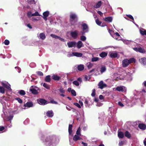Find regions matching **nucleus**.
<instances>
[{"instance_id":"1","label":"nucleus","mask_w":146,"mask_h":146,"mask_svg":"<svg viewBox=\"0 0 146 146\" xmlns=\"http://www.w3.org/2000/svg\"><path fill=\"white\" fill-rule=\"evenodd\" d=\"M44 142L45 143L46 146H56L59 142V140L55 136L46 137L45 138Z\"/></svg>"},{"instance_id":"2","label":"nucleus","mask_w":146,"mask_h":146,"mask_svg":"<svg viewBox=\"0 0 146 146\" xmlns=\"http://www.w3.org/2000/svg\"><path fill=\"white\" fill-rule=\"evenodd\" d=\"M78 18L76 14H71L70 16V21L72 25H74L77 22Z\"/></svg>"},{"instance_id":"3","label":"nucleus","mask_w":146,"mask_h":146,"mask_svg":"<svg viewBox=\"0 0 146 146\" xmlns=\"http://www.w3.org/2000/svg\"><path fill=\"white\" fill-rule=\"evenodd\" d=\"M82 28V30L81 31V34L84 35L86 33H88L89 31V28L87 24L85 23H83L81 25Z\"/></svg>"},{"instance_id":"4","label":"nucleus","mask_w":146,"mask_h":146,"mask_svg":"<svg viewBox=\"0 0 146 146\" xmlns=\"http://www.w3.org/2000/svg\"><path fill=\"white\" fill-rule=\"evenodd\" d=\"M37 101L38 103L40 105H44L47 104V101L43 99L40 98L37 99Z\"/></svg>"},{"instance_id":"5","label":"nucleus","mask_w":146,"mask_h":146,"mask_svg":"<svg viewBox=\"0 0 146 146\" xmlns=\"http://www.w3.org/2000/svg\"><path fill=\"white\" fill-rule=\"evenodd\" d=\"M33 104L31 102H27L26 104H25L23 105L22 108L23 109H25L26 107L28 108H30L33 107Z\"/></svg>"},{"instance_id":"6","label":"nucleus","mask_w":146,"mask_h":146,"mask_svg":"<svg viewBox=\"0 0 146 146\" xmlns=\"http://www.w3.org/2000/svg\"><path fill=\"white\" fill-rule=\"evenodd\" d=\"M129 64L128 60L127 59H124L122 61V65L123 67H127Z\"/></svg>"},{"instance_id":"7","label":"nucleus","mask_w":146,"mask_h":146,"mask_svg":"<svg viewBox=\"0 0 146 146\" xmlns=\"http://www.w3.org/2000/svg\"><path fill=\"white\" fill-rule=\"evenodd\" d=\"M98 88L100 89H102L106 87L107 86V85L106 84H104L102 81H101L98 83Z\"/></svg>"},{"instance_id":"8","label":"nucleus","mask_w":146,"mask_h":146,"mask_svg":"<svg viewBox=\"0 0 146 146\" xmlns=\"http://www.w3.org/2000/svg\"><path fill=\"white\" fill-rule=\"evenodd\" d=\"M71 36L74 39H76L78 35V32L77 30L71 32L70 33Z\"/></svg>"},{"instance_id":"9","label":"nucleus","mask_w":146,"mask_h":146,"mask_svg":"<svg viewBox=\"0 0 146 146\" xmlns=\"http://www.w3.org/2000/svg\"><path fill=\"white\" fill-rule=\"evenodd\" d=\"M67 44L69 48L75 47L76 44V42L74 41H70L68 42Z\"/></svg>"},{"instance_id":"10","label":"nucleus","mask_w":146,"mask_h":146,"mask_svg":"<svg viewBox=\"0 0 146 146\" xmlns=\"http://www.w3.org/2000/svg\"><path fill=\"white\" fill-rule=\"evenodd\" d=\"M138 127L141 129L144 130L146 129V125L143 123H139Z\"/></svg>"},{"instance_id":"11","label":"nucleus","mask_w":146,"mask_h":146,"mask_svg":"<svg viewBox=\"0 0 146 146\" xmlns=\"http://www.w3.org/2000/svg\"><path fill=\"white\" fill-rule=\"evenodd\" d=\"M50 36H51L52 38H54L55 39H58L64 42V40L63 38H61L60 36H58L57 35H56L54 34H51L50 35Z\"/></svg>"},{"instance_id":"12","label":"nucleus","mask_w":146,"mask_h":146,"mask_svg":"<svg viewBox=\"0 0 146 146\" xmlns=\"http://www.w3.org/2000/svg\"><path fill=\"white\" fill-rule=\"evenodd\" d=\"M33 86H31L30 88L29 89V91L31 92V93L34 94H36L38 93L37 91L35 89H32Z\"/></svg>"},{"instance_id":"13","label":"nucleus","mask_w":146,"mask_h":146,"mask_svg":"<svg viewBox=\"0 0 146 146\" xmlns=\"http://www.w3.org/2000/svg\"><path fill=\"white\" fill-rule=\"evenodd\" d=\"M102 2L101 1H99L94 5V7L97 9L100 8L101 6Z\"/></svg>"},{"instance_id":"14","label":"nucleus","mask_w":146,"mask_h":146,"mask_svg":"<svg viewBox=\"0 0 146 146\" xmlns=\"http://www.w3.org/2000/svg\"><path fill=\"white\" fill-rule=\"evenodd\" d=\"M137 51L142 53H145L146 52L145 49L140 46L137 48Z\"/></svg>"},{"instance_id":"15","label":"nucleus","mask_w":146,"mask_h":146,"mask_svg":"<svg viewBox=\"0 0 146 146\" xmlns=\"http://www.w3.org/2000/svg\"><path fill=\"white\" fill-rule=\"evenodd\" d=\"M140 62L142 64L144 65H146V58L143 57L141 58L139 60Z\"/></svg>"},{"instance_id":"16","label":"nucleus","mask_w":146,"mask_h":146,"mask_svg":"<svg viewBox=\"0 0 146 146\" xmlns=\"http://www.w3.org/2000/svg\"><path fill=\"white\" fill-rule=\"evenodd\" d=\"M104 20L108 23H111L112 21L113 18L111 17H109L104 18Z\"/></svg>"},{"instance_id":"17","label":"nucleus","mask_w":146,"mask_h":146,"mask_svg":"<svg viewBox=\"0 0 146 146\" xmlns=\"http://www.w3.org/2000/svg\"><path fill=\"white\" fill-rule=\"evenodd\" d=\"M108 55L111 58H116L118 54L116 52H111L110 54H109Z\"/></svg>"},{"instance_id":"18","label":"nucleus","mask_w":146,"mask_h":146,"mask_svg":"<svg viewBox=\"0 0 146 146\" xmlns=\"http://www.w3.org/2000/svg\"><path fill=\"white\" fill-rule=\"evenodd\" d=\"M2 85L5 88H7V90H11V88H10V85L8 84H6L5 83H1Z\"/></svg>"},{"instance_id":"19","label":"nucleus","mask_w":146,"mask_h":146,"mask_svg":"<svg viewBox=\"0 0 146 146\" xmlns=\"http://www.w3.org/2000/svg\"><path fill=\"white\" fill-rule=\"evenodd\" d=\"M46 116L49 117H51L53 116V112L52 110L48 111L46 112Z\"/></svg>"},{"instance_id":"20","label":"nucleus","mask_w":146,"mask_h":146,"mask_svg":"<svg viewBox=\"0 0 146 146\" xmlns=\"http://www.w3.org/2000/svg\"><path fill=\"white\" fill-rule=\"evenodd\" d=\"M140 33L142 35H146V30L143 28H141L139 29Z\"/></svg>"},{"instance_id":"21","label":"nucleus","mask_w":146,"mask_h":146,"mask_svg":"<svg viewBox=\"0 0 146 146\" xmlns=\"http://www.w3.org/2000/svg\"><path fill=\"white\" fill-rule=\"evenodd\" d=\"M82 138L80 137V135H75L73 137V140L74 141H77L78 140L81 139Z\"/></svg>"},{"instance_id":"22","label":"nucleus","mask_w":146,"mask_h":146,"mask_svg":"<svg viewBox=\"0 0 146 146\" xmlns=\"http://www.w3.org/2000/svg\"><path fill=\"white\" fill-rule=\"evenodd\" d=\"M72 124H69L68 127V133L70 135H72Z\"/></svg>"},{"instance_id":"23","label":"nucleus","mask_w":146,"mask_h":146,"mask_svg":"<svg viewBox=\"0 0 146 146\" xmlns=\"http://www.w3.org/2000/svg\"><path fill=\"white\" fill-rule=\"evenodd\" d=\"M52 79L55 80H60V77L57 75L54 74L52 76Z\"/></svg>"},{"instance_id":"24","label":"nucleus","mask_w":146,"mask_h":146,"mask_svg":"<svg viewBox=\"0 0 146 146\" xmlns=\"http://www.w3.org/2000/svg\"><path fill=\"white\" fill-rule=\"evenodd\" d=\"M123 87H124L123 86H118L117 87L116 89V90L117 91L123 92L124 91L123 88Z\"/></svg>"},{"instance_id":"25","label":"nucleus","mask_w":146,"mask_h":146,"mask_svg":"<svg viewBox=\"0 0 146 146\" xmlns=\"http://www.w3.org/2000/svg\"><path fill=\"white\" fill-rule=\"evenodd\" d=\"M59 91L61 93V94H60V95L61 96L64 97L65 96V95L63 94L65 92V91L64 90V89L62 88H61L59 90Z\"/></svg>"},{"instance_id":"26","label":"nucleus","mask_w":146,"mask_h":146,"mask_svg":"<svg viewBox=\"0 0 146 146\" xmlns=\"http://www.w3.org/2000/svg\"><path fill=\"white\" fill-rule=\"evenodd\" d=\"M108 53L105 52H102L99 54L100 56L102 58H104L107 56Z\"/></svg>"},{"instance_id":"27","label":"nucleus","mask_w":146,"mask_h":146,"mask_svg":"<svg viewBox=\"0 0 146 146\" xmlns=\"http://www.w3.org/2000/svg\"><path fill=\"white\" fill-rule=\"evenodd\" d=\"M83 44L81 41H78L77 43V47L78 48H80L83 46Z\"/></svg>"},{"instance_id":"28","label":"nucleus","mask_w":146,"mask_h":146,"mask_svg":"<svg viewBox=\"0 0 146 146\" xmlns=\"http://www.w3.org/2000/svg\"><path fill=\"white\" fill-rule=\"evenodd\" d=\"M73 54L74 56L78 57H81L82 55V53L77 52H73Z\"/></svg>"},{"instance_id":"29","label":"nucleus","mask_w":146,"mask_h":146,"mask_svg":"<svg viewBox=\"0 0 146 146\" xmlns=\"http://www.w3.org/2000/svg\"><path fill=\"white\" fill-rule=\"evenodd\" d=\"M118 136L119 138H122L124 137V134L123 132L119 131L118 132Z\"/></svg>"},{"instance_id":"30","label":"nucleus","mask_w":146,"mask_h":146,"mask_svg":"<svg viewBox=\"0 0 146 146\" xmlns=\"http://www.w3.org/2000/svg\"><path fill=\"white\" fill-rule=\"evenodd\" d=\"M39 37L40 39L44 40L46 38V36L44 34L41 33L39 34Z\"/></svg>"},{"instance_id":"31","label":"nucleus","mask_w":146,"mask_h":146,"mask_svg":"<svg viewBox=\"0 0 146 146\" xmlns=\"http://www.w3.org/2000/svg\"><path fill=\"white\" fill-rule=\"evenodd\" d=\"M106 68L105 66H102L100 69V72L102 74L106 70Z\"/></svg>"},{"instance_id":"32","label":"nucleus","mask_w":146,"mask_h":146,"mask_svg":"<svg viewBox=\"0 0 146 146\" xmlns=\"http://www.w3.org/2000/svg\"><path fill=\"white\" fill-rule=\"evenodd\" d=\"M50 77V75H48L46 76L45 78V81L48 82H49L51 81Z\"/></svg>"},{"instance_id":"33","label":"nucleus","mask_w":146,"mask_h":146,"mask_svg":"<svg viewBox=\"0 0 146 146\" xmlns=\"http://www.w3.org/2000/svg\"><path fill=\"white\" fill-rule=\"evenodd\" d=\"M129 64L133 63H135L136 62V60L133 58H132L128 59Z\"/></svg>"},{"instance_id":"34","label":"nucleus","mask_w":146,"mask_h":146,"mask_svg":"<svg viewBox=\"0 0 146 146\" xmlns=\"http://www.w3.org/2000/svg\"><path fill=\"white\" fill-rule=\"evenodd\" d=\"M125 136L128 138H129L131 137V134L129 133V131H126L124 133Z\"/></svg>"},{"instance_id":"35","label":"nucleus","mask_w":146,"mask_h":146,"mask_svg":"<svg viewBox=\"0 0 146 146\" xmlns=\"http://www.w3.org/2000/svg\"><path fill=\"white\" fill-rule=\"evenodd\" d=\"M77 68L79 70L82 71L84 69V66L83 65L80 64L78 66Z\"/></svg>"},{"instance_id":"36","label":"nucleus","mask_w":146,"mask_h":146,"mask_svg":"<svg viewBox=\"0 0 146 146\" xmlns=\"http://www.w3.org/2000/svg\"><path fill=\"white\" fill-rule=\"evenodd\" d=\"M19 93L21 95L23 96L26 93L25 91L23 90H21L19 91Z\"/></svg>"},{"instance_id":"37","label":"nucleus","mask_w":146,"mask_h":146,"mask_svg":"<svg viewBox=\"0 0 146 146\" xmlns=\"http://www.w3.org/2000/svg\"><path fill=\"white\" fill-rule=\"evenodd\" d=\"M80 130H81L80 127H79L78 128V129L76 131V133L77 135H79L80 136L81 135L80 133Z\"/></svg>"},{"instance_id":"38","label":"nucleus","mask_w":146,"mask_h":146,"mask_svg":"<svg viewBox=\"0 0 146 146\" xmlns=\"http://www.w3.org/2000/svg\"><path fill=\"white\" fill-rule=\"evenodd\" d=\"M49 12L46 11L44 12L43 13V17H47L49 15Z\"/></svg>"},{"instance_id":"39","label":"nucleus","mask_w":146,"mask_h":146,"mask_svg":"<svg viewBox=\"0 0 146 146\" xmlns=\"http://www.w3.org/2000/svg\"><path fill=\"white\" fill-rule=\"evenodd\" d=\"M87 65L88 69H89L92 67L93 64L89 62L87 64Z\"/></svg>"},{"instance_id":"40","label":"nucleus","mask_w":146,"mask_h":146,"mask_svg":"<svg viewBox=\"0 0 146 146\" xmlns=\"http://www.w3.org/2000/svg\"><path fill=\"white\" fill-rule=\"evenodd\" d=\"M0 92L2 94H4L5 92L4 88L2 86H0Z\"/></svg>"},{"instance_id":"41","label":"nucleus","mask_w":146,"mask_h":146,"mask_svg":"<svg viewBox=\"0 0 146 146\" xmlns=\"http://www.w3.org/2000/svg\"><path fill=\"white\" fill-rule=\"evenodd\" d=\"M32 16H40V15L39 14L38 12L37 11H36L35 13H33L31 15Z\"/></svg>"},{"instance_id":"42","label":"nucleus","mask_w":146,"mask_h":146,"mask_svg":"<svg viewBox=\"0 0 146 146\" xmlns=\"http://www.w3.org/2000/svg\"><path fill=\"white\" fill-rule=\"evenodd\" d=\"M96 23L99 26H101V24L102 23V22L100 21L98 19H97L96 20Z\"/></svg>"},{"instance_id":"43","label":"nucleus","mask_w":146,"mask_h":146,"mask_svg":"<svg viewBox=\"0 0 146 146\" xmlns=\"http://www.w3.org/2000/svg\"><path fill=\"white\" fill-rule=\"evenodd\" d=\"M13 115H10V116H8L7 118V121H11V120L13 119Z\"/></svg>"},{"instance_id":"44","label":"nucleus","mask_w":146,"mask_h":146,"mask_svg":"<svg viewBox=\"0 0 146 146\" xmlns=\"http://www.w3.org/2000/svg\"><path fill=\"white\" fill-rule=\"evenodd\" d=\"M43 86L46 88V89H50V87L49 86V85H48L47 84L45 83H44L43 84Z\"/></svg>"},{"instance_id":"45","label":"nucleus","mask_w":146,"mask_h":146,"mask_svg":"<svg viewBox=\"0 0 146 146\" xmlns=\"http://www.w3.org/2000/svg\"><path fill=\"white\" fill-rule=\"evenodd\" d=\"M99 58L98 57H93L92 59V62L97 61L99 60Z\"/></svg>"},{"instance_id":"46","label":"nucleus","mask_w":146,"mask_h":146,"mask_svg":"<svg viewBox=\"0 0 146 146\" xmlns=\"http://www.w3.org/2000/svg\"><path fill=\"white\" fill-rule=\"evenodd\" d=\"M72 83L73 84L77 86H78L79 85V83L77 80H75Z\"/></svg>"},{"instance_id":"47","label":"nucleus","mask_w":146,"mask_h":146,"mask_svg":"<svg viewBox=\"0 0 146 146\" xmlns=\"http://www.w3.org/2000/svg\"><path fill=\"white\" fill-rule=\"evenodd\" d=\"M32 13L31 11H29L27 12V16L29 18H30L32 16Z\"/></svg>"},{"instance_id":"48","label":"nucleus","mask_w":146,"mask_h":146,"mask_svg":"<svg viewBox=\"0 0 146 146\" xmlns=\"http://www.w3.org/2000/svg\"><path fill=\"white\" fill-rule=\"evenodd\" d=\"M80 39L82 41H84L86 40V37L84 36H80Z\"/></svg>"},{"instance_id":"49","label":"nucleus","mask_w":146,"mask_h":146,"mask_svg":"<svg viewBox=\"0 0 146 146\" xmlns=\"http://www.w3.org/2000/svg\"><path fill=\"white\" fill-rule=\"evenodd\" d=\"M95 89H94L92 90V92L91 94V96L92 97H94L96 95V92H95Z\"/></svg>"},{"instance_id":"50","label":"nucleus","mask_w":146,"mask_h":146,"mask_svg":"<svg viewBox=\"0 0 146 146\" xmlns=\"http://www.w3.org/2000/svg\"><path fill=\"white\" fill-rule=\"evenodd\" d=\"M71 93L72 95L74 96H76V92L74 90H72Z\"/></svg>"},{"instance_id":"51","label":"nucleus","mask_w":146,"mask_h":146,"mask_svg":"<svg viewBox=\"0 0 146 146\" xmlns=\"http://www.w3.org/2000/svg\"><path fill=\"white\" fill-rule=\"evenodd\" d=\"M15 99L16 100H17L18 102L20 104H21L23 102L22 100L19 98H17Z\"/></svg>"},{"instance_id":"52","label":"nucleus","mask_w":146,"mask_h":146,"mask_svg":"<svg viewBox=\"0 0 146 146\" xmlns=\"http://www.w3.org/2000/svg\"><path fill=\"white\" fill-rule=\"evenodd\" d=\"M9 41L7 39L5 40L4 42V44L6 45H8L9 44Z\"/></svg>"},{"instance_id":"53","label":"nucleus","mask_w":146,"mask_h":146,"mask_svg":"<svg viewBox=\"0 0 146 146\" xmlns=\"http://www.w3.org/2000/svg\"><path fill=\"white\" fill-rule=\"evenodd\" d=\"M36 74L39 76H43V74L42 72L40 71H38L36 72Z\"/></svg>"},{"instance_id":"54","label":"nucleus","mask_w":146,"mask_h":146,"mask_svg":"<svg viewBox=\"0 0 146 146\" xmlns=\"http://www.w3.org/2000/svg\"><path fill=\"white\" fill-rule=\"evenodd\" d=\"M74 104L79 108H81L80 105L78 103H74Z\"/></svg>"},{"instance_id":"55","label":"nucleus","mask_w":146,"mask_h":146,"mask_svg":"<svg viewBox=\"0 0 146 146\" xmlns=\"http://www.w3.org/2000/svg\"><path fill=\"white\" fill-rule=\"evenodd\" d=\"M126 16L127 17H129V19L132 20L133 21H134V19L133 16L130 15H126Z\"/></svg>"},{"instance_id":"56","label":"nucleus","mask_w":146,"mask_h":146,"mask_svg":"<svg viewBox=\"0 0 146 146\" xmlns=\"http://www.w3.org/2000/svg\"><path fill=\"white\" fill-rule=\"evenodd\" d=\"M50 102L53 104H58V102H57L54 101L53 100H51Z\"/></svg>"},{"instance_id":"57","label":"nucleus","mask_w":146,"mask_h":146,"mask_svg":"<svg viewBox=\"0 0 146 146\" xmlns=\"http://www.w3.org/2000/svg\"><path fill=\"white\" fill-rule=\"evenodd\" d=\"M124 142L123 141H122L120 142L119 143V146H122L124 143Z\"/></svg>"},{"instance_id":"58","label":"nucleus","mask_w":146,"mask_h":146,"mask_svg":"<svg viewBox=\"0 0 146 146\" xmlns=\"http://www.w3.org/2000/svg\"><path fill=\"white\" fill-rule=\"evenodd\" d=\"M118 104L120 106H121V107H123L124 106L123 104L121 103V102H118Z\"/></svg>"},{"instance_id":"59","label":"nucleus","mask_w":146,"mask_h":146,"mask_svg":"<svg viewBox=\"0 0 146 146\" xmlns=\"http://www.w3.org/2000/svg\"><path fill=\"white\" fill-rule=\"evenodd\" d=\"M5 129V127L3 126H0V132L2 131Z\"/></svg>"},{"instance_id":"60","label":"nucleus","mask_w":146,"mask_h":146,"mask_svg":"<svg viewBox=\"0 0 146 146\" xmlns=\"http://www.w3.org/2000/svg\"><path fill=\"white\" fill-rule=\"evenodd\" d=\"M97 13L99 14L100 16H102L103 15V13L100 11H98Z\"/></svg>"},{"instance_id":"61","label":"nucleus","mask_w":146,"mask_h":146,"mask_svg":"<svg viewBox=\"0 0 146 146\" xmlns=\"http://www.w3.org/2000/svg\"><path fill=\"white\" fill-rule=\"evenodd\" d=\"M27 26L30 29H32V27L30 25V24H26Z\"/></svg>"},{"instance_id":"62","label":"nucleus","mask_w":146,"mask_h":146,"mask_svg":"<svg viewBox=\"0 0 146 146\" xmlns=\"http://www.w3.org/2000/svg\"><path fill=\"white\" fill-rule=\"evenodd\" d=\"M35 2V1L34 0H31L28 1V2L31 4H33Z\"/></svg>"},{"instance_id":"63","label":"nucleus","mask_w":146,"mask_h":146,"mask_svg":"<svg viewBox=\"0 0 146 146\" xmlns=\"http://www.w3.org/2000/svg\"><path fill=\"white\" fill-rule=\"evenodd\" d=\"M99 98L100 100H103L104 99V97L102 95H100L99 96Z\"/></svg>"},{"instance_id":"64","label":"nucleus","mask_w":146,"mask_h":146,"mask_svg":"<svg viewBox=\"0 0 146 146\" xmlns=\"http://www.w3.org/2000/svg\"><path fill=\"white\" fill-rule=\"evenodd\" d=\"M82 144L84 146H87L88 145V144L87 143H84L83 142H82Z\"/></svg>"}]
</instances>
